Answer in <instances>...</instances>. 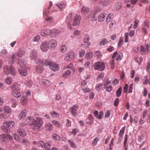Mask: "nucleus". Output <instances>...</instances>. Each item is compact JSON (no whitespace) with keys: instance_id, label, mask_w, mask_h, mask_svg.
<instances>
[{"instance_id":"nucleus-1","label":"nucleus","mask_w":150,"mask_h":150,"mask_svg":"<svg viewBox=\"0 0 150 150\" xmlns=\"http://www.w3.org/2000/svg\"><path fill=\"white\" fill-rule=\"evenodd\" d=\"M36 120L34 119L32 116H28L26 121L28 123L32 126V128L35 131L39 130L41 126L43 124V121L42 119L38 117H36Z\"/></svg>"},{"instance_id":"nucleus-2","label":"nucleus","mask_w":150,"mask_h":150,"mask_svg":"<svg viewBox=\"0 0 150 150\" xmlns=\"http://www.w3.org/2000/svg\"><path fill=\"white\" fill-rule=\"evenodd\" d=\"M15 125V123L13 121H9L3 122V125L1 127V129L4 132L8 133L10 132L9 128H12Z\"/></svg>"},{"instance_id":"nucleus-3","label":"nucleus","mask_w":150,"mask_h":150,"mask_svg":"<svg viewBox=\"0 0 150 150\" xmlns=\"http://www.w3.org/2000/svg\"><path fill=\"white\" fill-rule=\"evenodd\" d=\"M3 72L6 75L11 74L12 75L15 76L16 72L13 66H8L6 65L3 67Z\"/></svg>"},{"instance_id":"nucleus-4","label":"nucleus","mask_w":150,"mask_h":150,"mask_svg":"<svg viewBox=\"0 0 150 150\" xmlns=\"http://www.w3.org/2000/svg\"><path fill=\"white\" fill-rule=\"evenodd\" d=\"M94 68L95 70L103 71L105 69V64L102 62H98L95 63L93 65Z\"/></svg>"},{"instance_id":"nucleus-5","label":"nucleus","mask_w":150,"mask_h":150,"mask_svg":"<svg viewBox=\"0 0 150 150\" xmlns=\"http://www.w3.org/2000/svg\"><path fill=\"white\" fill-rule=\"evenodd\" d=\"M74 16V13H69L67 16L66 19V21L67 24V28L70 30H71L73 29L72 25L70 23Z\"/></svg>"},{"instance_id":"nucleus-6","label":"nucleus","mask_w":150,"mask_h":150,"mask_svg":"<svg viewBox=\"0 0 150 150\" xmlns=\"http://www.w3.org/2000/svg\"><path fill=\"white\" fill-rule=\"evenodd\" d=\"M75 53L72 50L69 51L67 53V55L65 56L64 59L65 61H69L72 60L75 56Z\"/></svg>"},{"instance_id":"nucleus-7","label":"nucleus","mask_w":150,"mask_h":150,"mask_svg":"<svg viewBox=\"0 0 150 150\" xmlns=\"http://www.w3.org/2000/svg\"><path fill=\"white\" fill-rule=\"evenodd\" d=\"M29 57L32 60H35V62L37 64H38L39 63L38 61L40 60L37 58V52L35 50H33L31 51L30 53Z\"/></svg>"},{"instance_id":"nucleus-8","label":"nucleus","mask_w":150,"mask_h":150,"mask_svg":"<svg viewBox=\"0 0 150 150\" xmlns=\"http://www.w3.org/2000/svg\"><path fill=\"white\" fill-rule=\"evenodd\" d=\"M47 44L49 48L51 50H53L56 47L57 45V42L55 40L52 39L47 42Z\"/></svg>"},{"instance_id":"nucleus-9","label":"nucleus","mask_w":150,"mask_h":150,"mask_svg":"<svg viewBox=\"0 0 150 150\" xmlns=\"http://www.w3.org/2000/svg\"><path fill=\"white\" fill-rule=\"evenodd\" d=\"M39 63L36 66V71L38 73H41L43 70V65L44 63L42 60H40L38 61Z\"/></svg>"},{"instance_id":"nucleus-10","label":"nucleus","mask_w":150,"mask_h":150,"mask_svg":"<svg viewBox=\"0 0 150 150\" xmlns=\"http://www.w3.org/2000/svg\"><path fill=\"white\" fill-rule=\"evenodd\" d=\"M51 30L49 28H46L42 29L41 30L40 34L43 37H46L48 35L50 36Z\"/></svg>"},{"instance_id":"nucleus-11","label":"nucleus","mask_w":150,"mask_h":150,"mask_svg":"<svg viewBox=\"0 0 150 150\" xmlns=\"http://www.w3.org/2000/svg\"><path fill=\"white\" fill-rule=\"evenodd\" d=\"M78 109V105H75L71 107L70 109V111L73 116L75 117L77 115V111Z\"/></svg>"},{"instance_id":"nucleus-12","label":"nucleus","mask_w":150,"mask_h":150,"mask_svg":"<svg viewBox=\"0 0 150 150\" xmlns=\"http://www.w3.org/2000/svg\"><path fill=\"white\" fill-rule=\"evenodd\" d=\"M49 49L47 42V41H45L42 42L40 45V49L42 51L46 52Z\"/></svg>"},{"instance_id":"nucleus-13","label":"nucleus","mask_w":150,"mask_h":150,"mask_svg":"<svg viewBox=\"0 0 150 150\" xmlns=\"http://www.w3.org/2000/svg\"><path fill=\"white\" fill-rule=\"evenodd\" d=\"M38 144V146L44 147L46 149H48L51 146V144L50 143L47 142L45 143L42 141H39Z\"/></svg>"},{"instance_id":"nucleus-14","label":"nucleus","mask_w":150,"mask_h":150,"mask_svg":"<svg viewBox=\"0 0 150 150\" xmlns=\"http://www.w3.org/2000/svg\"><path fill=\"white\" fill-rule=\"evenodd\" d=\"M81 18V17L80 16L76 15L74 18L73 25L76 26L79 25L80 23Z\"/></svg>"},{"instance_id":"nucleus-15","label":"nucleus","mask_w":150,"mask_h":150,"mask_svg":"<svg viewBox=\"0 0 150 150\" xmlns=\"http://www.w3.org/2000/svg\"><path fill=\"white\" fill-rule=\"evenodd\" d=\"M16 54L14 53L13 54L11 55H10L9 57L8 60V64L10 65H11L13 64L14 61L15 59L16 58Z\"/></svg>"},{"instance_id":"nucleus-16","label":"nucleus","mask_w":150,"mask_h":150,"mask_svg":"<svg viewBox=\"0 0 150 150\" xmlns=\"http://www.w3.org/2000/svg\"><path fill=\"white\" fill-rule=\"evenodd\" d=\"M60 30L57 29H54L52 30H51V34H50V36L51 37H54L58 35L60 33Z\"/></svg>"},{"instance_id":"nucleus-17","label":"nucleus","mask_w":150,"mask_h":150,"mask_svg":"<svg viewBox=\"0 0 150 150\" xmlns=\"http://www.w3.org/2000/svg\"><path fill=\"white\" fill-rule=\"evenodd\" d=\"M27 111L26 110H22L19 114L18 117L20 120L24 119L27 115Z\"/></svg>"},{"instance_id":"nucleus-18","label":"nucleus","mask_w":150,"mask_h":150,"mask_svg":"<svg viewBox=\"0 0 150 150\" xmlns=\"http://www.w3.org/2000/svg\"><path fill=\"white\" fill-rule=\"evenodd\" d=\"M18 70L20 74L22 76H25L27 74V71L25 67L19 68Z\"/></svg>"},{"instance_id":"nucleus-19","label":"nucleus","mask_w":150,"mask_h":150,"mask_svg":"<svg viewBox=\"0 0 150 150\" xmlns=\"http://www.w3.org/2000/svg\"><path fill=\"white\" fill-rule=\"evenodd\" d=\"M40 83L46 86H49L51 84V82L47 79H42L40 81Z\"/></svg>"},{"instance_id":"nucleus-20","label":"nucleus","mask_w":150,"mask_h":150,"mask_svg":"<svg viewBox=\"0 0 150 150\" xmlns=\"http://www.w3.org/2000/svg\"><path fill=\"white\" fill-rule=\"evenodd\" d=\"M49 67L51 69L54 71H57L59 69V66L58 64L53 63L51 64Z\"/></svg>"},{"instance_id":"nucleus-21","label":"nucleus","mask_w":150,"mask_h":150,"mask_svg":"<svg viewBox=\"0 0 150 150\" xmlns=\"http://www.w3.org/2000/svg\"><path fill=\"white\" fill-rule=\"evenodd\" d=\"M17 133L20 136L23 137L26 135V132L25 131L21 128H19L17 131Z\"/></svg>"},{"instance_id":"nucleus-22","label":"nucleus","mask_w":150,"mask_h":150,"mask_svg":"<svg viewBox=\"0 0 150 150\" xmlns=\"http://www.w3.org/2000/svg\"><path fill=\"white\" fill-rule=\"evenodd\" d=\"M4 113L7 115H8V116L11 114V108L8 106H6L4 107Z\"/></svg>"},{"instance_id":"nucleus-23","label":"nucleus","mask_w":150,"mask_h":150,"mask_svg":"<svg viewBox=\"0 0 150 150\" xmlns=\"http://www.w3.org/2000/svg\"><path fill=\"white\" fill-rule=\"evenodd\" d=\"M0 140L1 142L6 143L8 141V138L4 134H2L0 135Z\"/></svg>"},{"instance_id":"nucleus-24","label":"nucleus","mask_w":150,"mask_h":150,"mask_svg":"<svg viewBox=\"0 0 150 150\" xmlns=\"http://www.w3.org/2000/svg\"><path fill=\"white\" fill-rule=\"evenodd\" d=\"M45 127L46 130L48 131H51L53 129L52 125L50 123H46L45 125Z\"/></svg>"},{"instance_id":"nucleus-25","label":"nucleus","mask_w":150,"mask_h":150,"mask_svg":"<svg viewBox=\"0 0 150 150\" xmlns=\"http://www.w3.org/2000/svg\"><path fill=\"white\" fill-rule=\"evenodd\" d=\"M89 10L90 9L88 7L83 6L81 9V12L82 13L86 14L88 13Z\"/></svg>"},{"instance_id":"nucleus-26","label":"nucleus","mask_w":150,"mask_h":150,"mask_svg":"<svg viewBox=\"0 0 150 150\" xmlns=\"http://www.w3.org/2000/svg\"><path fill=\"white\" fill-rule=\"evenodd\" d=\"M106 16V15L105 13H101L100 14L98 17V21L99 22H102L104 21Z\"/></svg>"},{"instance_id":"nucleus-27","label":"nucleus","mask_w":150,"mask_h":150,"mask_svg":"<svg viewBox=\"0 0 150 150\" xmlns=\"http://www.w3.org/2000/svg\"><path fill=\"white\" fill-rule=\"evenodd\" d=\"M26 62L23 59L19 60L18 64L20 66L19 68L25 67Z\"/></svg>"},{"instance_id":"nucleus-28","label":"nucleus","mask_w":150,"mask_h":150,"mask_svg":"<svg viewBox=\"0 0 150 150\" xmlns=\"http://www.w3.org/2000/svg\"><path fill=\"white\" fill-rule=\"evenodd\" d=\"M25 53V52L23 50L19 49L16 54L17 55L18 57H21L23 56Z\"/></svg>"},{"instance_id":"nucleus-29","label":"nucleus","mask_w":150,"mask_h":150,"mask_svg":"<svg viewBox=\"0 0 150 150\" xmlns=\"http://www.w3.org/2000/svg\"><path fill=\"white\" fill-rule=\"evenodd\" d=\"M12 93L14 97L16 98L19 97L21 96L20 92L18 91L13 90Z\"/></svg>"},{"instance_id":"nucleus-30","label":"nucleus","mask_w":150,"mask_h":150,"mask_svg":"<svg viewBox=\"0 0 150 150\" xmlns=\"http://www.w3.org/2000/svg\"><path fill=\"white\" fill-rule=\"evenodd\" d=\"M71 74V71L70 69L68 70L63 74L62 77L65 78H68Z\"/></svg>"},{"instance_id":"nucleus-31","label":"nucleus","mask_w":150,"mask_h":150,"mask_svg":"<svg viewBox=\"0 0 150 150\" xmlns=\"http://www.w3.org/2000/svg\"><path fill=\"white\" fill-rule=\"evenodd\" d=\"M21 101L23 105H25L28 101V99L26 96H22L21 98Z\"/></svg>"},{"instance_id":"nucleus-32","label":"nucleus","mask_w":150,"mask_h":150,"mask_svg":"<svg viewBox=\"0 0 150 150\" xmlns=\"http://www.w3.org/2000/svg\"><path fill=\"white\" fill-rule=\"evenodd\" d=\"M100 2L103 5L107 6L111 2V0H100Z\"/></svg>"},{"instance_id":"nucleus-33","label":"nucleus","mask_w":150,"mask_h":150,"mask_svg":"<svg viewBox=\"0 0 150 150\" xmlns=\"http://www.w3.org/2000/svg\"><path fill=\"white\" fill-rule=\"evenodd\" d=\"M89 36L87 35H85L84 38V42L85 43H87V45L88 46L90 45V43L89 42Z\"/></svg>"},{"instance_id":"nucleus-34","label":"nucleus","mask_w":150,"mask_h":150,"mask_svg":"<svg viewBox=\"0 0 150 150\" xmlns=\"http://www.w3.org/2000/svg\"><path fill=\"white\" fill-rule=\"evenodd\" d=\"M12 80L11 77L7 76L5 80L6 83L8 85L11 84L12 83Z\"/></svg>"},{"instance_id":"nucleus-35","label":"nucleus","mask_w":150,"mask_h":150,"mask_svg":"<svg viewBox=\"0 0 150 150\" xmlns=\"http://www.w3.org/2000/svg\"><path fill=\"white\" fill-rule=\"evenodd\" d=\"M52 136L53 139L56 141H58L60 139V137L56 134H53Z\"/></svg>"},{"instance_id":"nucleus-36","label":"nucleus","mask_w":150,"mask_h":150,"mask_svg":"<svg viewBox=\"0 0 150 150\" xmlns=\"http://www.w3.org/2000/svg\"><path fill=\"white\" fill-rule=\"evenodd\" d=\"M108 40L105 38H103L99 43V45L101 46H103L105 45L106 44L108 43Z\"/></svg>"},{"instance_id":"nucleus-37","label":"nucleus","mask_w":150,"mask_h":150,"mask_svg":"<svg viewBox=\"0 0 150 150\" xmlns=\"http://www.w3.org/2000/svg\"><path fill=\"white\" fill-rule=\"evenodd\" d=\"M67 47L65 45H62L60 47V50L62 53H64L67 50Z\"/></svg>"},{"instance_id":"nucleus-38","label":"nucleus","mask_w":150,"mask_h":150,"mask_svg":"<svg viewBox=\"0 0 150 150\" xmlns=\"http://www.w3.org/2000/svg\"><path fill=\"white\" fill-rule=\"evenodd\" d=\"M93 53L90 52L87 53L86 55V57L88 59H91L93 57Z\"/></svg>"},{"instance_id":"nucleus-39","label":"nucleus","mask_w":150,"mask_h":150,"mask_svg":"<svg viewBox=\"0 0 150 150\" xmlns=\"http://www.w3.org/2000/svg\"><path fill=\"white\" fill-rule=\"evenodd\" d=\"M7 54V52L6 50H2L1 52V55L3 57H6Z\"/></svg>"},{"instance_id":"nucleus-40","label":"nucleus","mask_w":150,"mask_h":150,"mask_svg":"<svg viewBox=\"0 0 150 150\" xmlns=\"http://www.w3.org/2000/svg\"><path fill=\"white\" fill-rule=\"evenodd\" d=\"M122 91V87L121 86H120L116 91V96L117 97H119L120 96L121 93Z\"/></svg>"},{"instance_id":"nucleus-41","label":"nucleus","mask_w":150,"mask_h":150,"mask_svg":"<svg viewBox=\"0 0 150 150\" xmlns=\"http://www.w3.org/2000/svg\"><path fill=\"white\" fill-rule=\"evenodd\" d=\"M99 137H95L92 142V145L93 146L96 145L97 143V142L99 140Z\"/></svg>"},{"instance_id":"nucleus-42","label":"nucleus","mask_w":150,"mask_h":150,"mask_svg":"<svg viewBox=\"0 0 150 150\" xmlns=\"http://www.w3.org/2000/svg\"><path fill=\"white\" fill-rule=\"evenodd\" d=\"M40 35H38L33 38L32 40L34 42H38L40 40Z\"/></svg>"},{"instance_id":"nucleus-43","label":"nucleus","mask_w":150,"mask_h":150,"mask_svg":"<svg viewBox=\"0 0 150 150\" xmlns=\"http://www.w3.org/2000/svg\"><path fill=\"white\" fill-rule=\"evenodd\" d=\"M123 42V38L121 37L119 38L118 43V46L119 47H120L122 46Z\"/></svg>"},{"instance_id":"nucleus-44","label":"nucleus","mask_w":150,"mask_h":150,"mask_svg":"<svg viewBox=\"0 0 150 150\" xmlns=\"http://www.w3.org/2000/svg\"><path fill=\"white\" fill-rule=\"evenodd\" d=\"M52 122L53 125L56 127H59L61 126V125L58 121L55 120H53L52 121Z\"/></svg>"},{"instance_id":"nucleus-45","label":"nucleus","mask_w":150,"mask_h":150,"mask_svg":"<svg viewBox=\"0 0 150 150\" xmlns=\"http://www.w3.org/2000/svg\"><path fill=\"white\" fill-rule=\"evenodd\" d=\"M88 120L89 121H87V123L90 125H91L93 122V116L92 115H89Z\"/></svg>"},{"instance_id":"nucleus-46","label":"nucleus","mask_w":150,"mask_h":150,"mask_svg":"<svg viewBox=\"0 0 150 150\" xmlns=\"http://www.w3.org/2000/svg\"><path fill=\"white\" fill-rule=\"evenodd\" d=\"M50 113L52 117L54 118H57L59 116V114L54 111H52Z\"/></svg>"},{"instance_id":"nucleus-47","label":"nucleus","mask_w":150,"mask_h":150,"mask_svg":"<svg viewBox=\"0 0 150 150\" xmlns=\"http://www.w3.org/2000/svg\"><path fill=\"white\" fill-rule=\"evenodd\" d=\"M85 52L84 50H81L79 52V56L82 57H83L85 54Z\"/></svg>"},{"instance_id":"nucleus-48","label":"nucleus","mask_w":150,"mask_h":150,"mask_svg":"<svg viewBox=\"0 0 150 150\" xmlns=\"http://www.w3.org/2000/svg\"><path fill=\"white\" fill-rule=\"evenodd\" d=\"M139 21L138 19H136L135 20L134 25H133V28L134 29L137 28L138 25H139Z\"/></svg>"},{"instance_id":"nucleus-49","label":"nucleus","mask_w":150,"mask_h":150,"mask_svg":"<svg viewBox=\"0 0 150 150\" xmlns=\"http://www.w3.org/2000/svg\"><path fill=\"white\" fill-rule=\"evenodd\" d=\"M68 142L70 144L71 147L74 148H75L76 147V146L75 144L71 140H69Z\"/></svg>"},{"instance_id":"nucleus-50","label":"nucleus","mask_w":150,"mask_h":150,"mask_svg":"<svg viewBox=\"0 0 150 150\" xmlns=\"http://www.w3.org/2000/svg\"><path fill=\"white\" fill-rule=\"evenodd\" d=\"M111 69H113L115 66V61L114 59L112 60L110 62Z\"/></svg>"},{"instance_id":"nucleus-51","label":"nucleus","mask_w":150,"mask_h":150,"mask_svg":"<svg viewBox=\"0 0 150 150\" xmlns=\"http://www.w3.org/2000/svg\"><path fill=\"white\" fill-rule=\"evenodd\" d=\"M8 117V115H7L5 113L4 114L1 113L0 114V118L4 119Z\"/></svg>"},{"instance_id":"nucleus-52","label":"nucleus","mask_w":150,"mask_h":150,"mask_svg":"<svg viewBox=\"0 0 150 150\" xmlns=\"http://www.w3.org/2000/svg\"><path fill=\"white\" fill-rule=\"evenodd\" d=\"M57 6L60 9H62L63 8L66 6V5L64 3H61L59 4H57Z\"/></svg>"},{"instance_id":"nucleus-53","label":"nucleus","mask_w":150,"mask_h":150,"mask_svg":"<svg viewBox=\"0 0 150 150\" xmlns=\"http://www.w3.org/2000/svg\"><path fill=\"white\" fill-rule=\"evenodd\" d=\"M13 91L15 90L19 91L20 90V88L18 85H15L13 86Z\"/></svg>"},{"instance_id":"nucleus-54","label":"nucleus","mask_w":150,"mask_h":150,"mask_svg":"<svg viewBox=\"0 0 150 150\" xmlns=\"http://www.w3.org/2000/svg\"><path fill=\"white\" fill-rule=\"evenodd\" d=\"M94 115L97 118L99 119H101L102 118L100 116H99L98 115V112L97 110H96L93 112Z\"/></svg>"},{"instance_id":"nucleus-55","label":"nucleus","mask_w":150,"mask_h":150,"mask_svg":"<svg viewBox=\"0 0 150 150\" xmlns=\"http://www.w3.org/2000/svg\"><path fill=\"white\" fill-rule=\"evenodd\" d=\"M128 35H129L130 37H133L135 34V31L134 30H130L129 33H128Z\"/></svg>"},{"instance_id":"nucleus-56","label":"nucleus","mask_w":150,"mask_h":150,"mask_svg":"<svg viewBox=\"0 0 150 150\" xmlns=\"http://www.w3.org/2000/svg\"><path fill=\"white\" fill-rule=\"evenodd\" d=\"M74 68L72 64L70 63L68 64L67 67H65L64 68V69H73Z\"/></svg>"},{"instance_id":"nucleus-57","label":"nucleus","mask_w":150,"mask_h":150,"mask_svg":"<svg viewBox=\"0 0 150 150\" xmlns=\"http://www.w3.org/2000/svg\"><path fill=\"white\" fill-rule=\"evenodd\" d=\"M147 28L145 27H143L142 28V31L144 35H145L147 34L148 33L147 29Z\"/></svg>"},{"instance_id":"nucleus-58","label":"nucleus","mask_w":150,"mask_h":150,"mask_svg":"<svg viewBox=\"0 0 150 150\" xmlns=\"http://www.w3.org/2000/svg\"><path fill=\"white\" fill-rule=\"evenodd\" d=\"M52 63V62H51L50 60L49 59H47L46 60L44 63V65H45L46 66L49 65L50 67V66Z\"/></svg>"},{"instance_id":"nucleus-59","label":"nucleus","mask_w":150,"mask_h":150,"mask_svg":"<svg viewBox=\"0 0 150 150\" xmlns=\"http://www.w3.org/2000/svg\"><path fill=\"white\" fill-rule=\"evenodd\" d=\"M125 42H128V33H125Z\"/></svg>"},{"instance_id":"nucleus-60","label":"nucleus","mask_w":150,"mask_h":150,"mask_svg":"<svg viewBox=\"0 0 150 150\" xmlns=\"http://www.w3.org/2000/svg\"><path fill=\"white\" fill-rule=\"evenodd\" d=\"M110 83L108 79H105L104 82V88L107 86Z\"/></svg>"},{"instance_id":"nucleus-61","label":"nucleus","mask_w":150,"mask_h":150,"mask_svg":"<svg viewBox=\"0 0 150 150\" xmlns=\"http://www.w3.org/2000/svg\"><path fill=\"white\" fill-rule=\"evenodd\" d=\"M100 8H95V9L93 10V13L95 15L100 12Z\"/></svg>"},{"instance_id":"nucleus-62","label":"nucleus","mask_w":150,"mask_h":150,"mask_svg":"<svg viewBox=\"0 0 150 150\" xmlns=\"http://www.w3.org/2000/svg\"><path fill=\"white\" fill-rule=\"evenodd\" d=\"M104 88L105 89L106 91L109 92H110L112 90V87L110 86H106V87Z\"/></svg>"},{"instance_id":"nucleus-63","label":"nucleus","mask_w":150,"mask_h":150,"mask_svg":"<svg viewBox=\"0 0 150 150\" xmlns=\"http://www.w3.org/2000/svg\"><path fill=\"white\" fill-rule=\"evenodd\" d=\"M102 86V84L101 83L97 84L96 86V90L99 91L100 90V87Z\"/></svg>"},{"instance_id":"nucleus-64","label":"nucleus","mask_w":150,"mask_h":150,"mask_svg":"<svg viewBox=\"0 0 150 150\" xmlns=\"http://www.w3.org/2000/svg\"><path fill=\"white\" fill-rule=\"evenodd\" d=\"M45 20L50 23L53 21V19L52 17L48 16L45 19Z\"/></svg>"}]
</instances>
